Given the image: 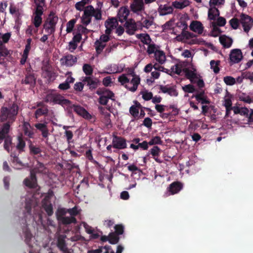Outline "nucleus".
Listing matches in <instances>:
<instances>
[{
	"label": "nucleus",
	"instance_id": "f8f14e48",
	"mask_svg": "<svg viewBox=\"0 0 253 253\" xmlns=\"http://www.w3.org/2000/svg\"><path fill=\"white\" fill-rule=\"evenodd\" d=\"M42 7L40 6L36 7L33 21V22L36 27H39L42 23V19L41 16L42 14Z\"/></svg>",
	"mask_w": 253,
	"mask_h": 253
},
{
	"label": "nucleus",
	"instance_id": "680f3d73",
	"mask_svg": "<svg viewBox=\"0 0 253 253\" xmlns=\"http://www.w3.org/2000/svg\"><path fill=\"white\" fill-rule=\"evenodd\" d=\"M83 71L84 72V73L86 75H91L93 72V68L90 65H89L88 64H85L84 65V66L83 67Z\"/></svg>",
	"mask_w": 253,
	"mask_h": 253
},
{
	"label": "nucleus",
	"instance_id": "dca6fc26",
	"mask_svg": "<svg viewBox=\"0 0 253 253\" xmlns=\"http://www.w3.org/2000/svg\"><path fill=\"white\" fill-rule=\"evenodd\" d=\"M124 66L122 65L112 64L106 68V71L102 72V73L106 74H114L121 73L123 71Z\"/></svg>",
	"mask_w": 253,
	"mask_h": 253
},
{
	"label": "nucleus",
	"instance_id": "5fc2aeb1",
	"mask_svg": "<svg viewBox=\"0 0 253 253\" xmlns=\"http://www.w3.org/2000/svg\"><path fill=\"white\" fill-rule=\"evenodd\" d=\"M225 0H210L209 4L210 7L217 6H221L224 4Z\"/></svg>",
	"mask_w": 253,
	"mask_h": 253
},
{
	"label": "nucleus",
	"instance_id": "2eb2a0df",
	"mask_svg": "<svg viewBox=\"0 0 253 253\" xmlns=\"http://www.w3.org/2000/svg\"><path fill=\"white\" fill-rule=\"evenodd\" d=\"M133 2L130 4V8L132 11L138 13L144 10V5L143 0H133Z\"/></svg>",
	"mask_w": 253,
	"mask_h": 253
},
{
	"label": "nucleus",
	"instance_id": "393cba45",
	"mask_svg": "<svg viewBox=\"0 0 253 253\" xmlns=\"http://www.w3.org/2000/svg\"><path fill=\"white\" fill-rule=\"evenodd\" d=\"M155 60L160 64H164L166 61V56L164 52L159 49L154 54Z\"/></svg>",
	"mask_w": 253,
	"mask_h": 253
},
{
	"label": "nucleus",
	"instance_id": "864d4df0",
	"mask_svg": "<svg viewBox=\"0 0 253 253\" xmlns=\"http://www.w3.org/2000/svg\"><path fill=\"white\" fill-rule=\"evenodd\" d=\"M77 20L76 19H72L67 22L66 24V32L67 33H71L74 27L75 24H76Z\"/></svg>",
	"mask_w": 253,
	"mask_h": 253
},
{
	"label": "nucleus",
	"instance_id": "473e14b6",
	"mask_svg": "<svg viewBox=\"0 0 253 253\" xmlns=\"http://www.w3.org/2000/svg\"><path fill=\"white\" fill-rule=\"evenodd\" d=\"M65 237L63 235H59L57 237V246L61 251H65L67 248L65 242Z\"/></svg>",
	"mask_w": 253,
	"mask_h": 253
},
{
	"label": "nucleus",
	"instance_id": "20e7f679",
	"mask_svg": "<svg viewBox=\"0 0 253 253\" xmlns=\"http://www.w3.org/2000/svg\"><path fill=\"white\" fill-rule=\"evenodd\" d=\"M44 171V166L39 163L35 169L32 170L30 172V177L26 178L24 181V184L29 187H35L37 185V180L35 177V172H43Z\"/></svg>",
	"mask_w": 253,
	"mask_h": 253
},
{
	"label": "nucleus",
	"instance_id": "603ef678",
	"mask_svg": "<svg viewBox=\"0 0 253 253\" xmlns=\"http://www.w3.org/2000/svg\"><path fill=\"white\" fill-rule=\"evenodd\" d=\"M223 82L227 85L232 86L235 84V78L232 76H227L223 78Z\"/></svg>",
	"mask_w": 253,
	"mask_h": 253
},
{
	"label": "nucleus",
	"instance_id": "37998d69",
	"mask_svg": "<svg viewBox=\"0 0 253 253\" xmlns=\"http://www.w3.org/2000/svg\"><path fill=\"white\" fill-rule=\"evenodd\" d=\"M31 49V46L29 45H26L25 49L23 51V53L22 55V58L20 60V63L21 64L23 65L25 63L27 59L28 56V54L29 53V51Z\"/></svg>",
	"mask_w": 253,
	"mask_h": 253
},
{
	"label": "nucleus",
	"instance_id": "f03ea898",
	"mask_svg": "<svg viewBox=\"0 0 253 253\" xmlns=\"http://www.w3.org/2000/svg\"><path fill=\"white\" fill-rule=\"evenodd\" d=\"M18 113V106L15 104L3 107L1 108L0 118L1 121H8V124L13 123Z\"/></svg>",
	"mask_w": 253,
	"mask_h": 253
},
{
	"label": "nucleus",
	"instance_id": "bf43d9fd",
	"mask_svg": "<svg viewBox=\"0 0 253 253\" xmlns=\"http://www.w3.org/2000/svg\"><path fill=\"white\" fill-rule=\"evenodd\" d=\"M9 54V51H8L3 43L0 42V57L7 56Z\"/></svg>",
	"mask_w": 253,
	"mask_h": 253
},
{
	"label": "nucleus",
	"instance_id": "c03bdc74",
	"mask_svg": "<svg viewBox=\"0 0 253 253\" xmlns=\"http://www.w3.org/2000/svg\"><path fill=\"white\" fill-rule=\"evenodd\" d=\"M140 109V105L132 106L129 109V113L134 118H137L139 116Z\"/></svg>",
	"mask_w": 253,
	"mask_h": 253
},
{
	"label": "nucleus",
	"instance_id": "a211bd4d",
	"mask_svg": "<svg viewBox=\"0 0 253 253\" xmlns=\"http://www.w3.org/2000/svg\"><path fill=\"white\" fill-rule=\"evenodd\" d=\"M112 146L115 148L123 149L126 147V144L124 138L114 136L112 140Z\"/></svg>",
	"mask_w": 253,
	"mask_h": 253
},
{
	"label": "nucleus",
	"instance_id": "39448f33",
	"mask_svg": "<svg viewBox=\"0 0 253 253\" xmlns=\"http://www.w3.org/2000/svg\"><path fill=\"white\" fill-rule=\"evenodd\" d=\"M46 101L53 104H58L65 107L70 106V102L64 97L56 93L48 94L46 97Z\"/></svg>",
	"mask_w": 253,
	"mask_h": 253
},
{
	"label": "nucleus",
	"instance_id": "4468645a",
	"mask_svg": "<svg viewBox=\"0 0 253 253\" xmlns=\"http://www.w3.org/2000/svg\"><path fill=\"white\" fill-rule=\"evenodd\" d=\"M74 111L83 118L89 120L91 118V115L83 107L80 106L73 105Z\"/></svg>",
	"mask_w": 253,
	"mask_h": 253
},
{
	"label": "nucleus",
	"instance_id": "f704fd0d",
	"mask_svg": "<svg viewBox=\"0 0 253 253\" xmlns=\"http://www.w3.org/2000/svg\"><path fill=\"white\" fill-rule=\"evenodd\" d=\"M233 99V96L229 94V93H227L225 96L224 97L223 100V105L225 106L226 108H232V101Z\"/></svg>",
	"mask_w": 253,
	"mask_h": 253
},
{
	"label": "nucleus",
	"instance_id": "9b49d317",
	"mask_svg": "<svg viewBox=\"0 0 253 253\" xmlns=\"http://www.w3.org/2000/svg\"><path fill=\"white\" fill-rule=\"evenodd\" d=\"M240 20L244 31L248 32L253 25V20L247 15L242 14Z\"/></svg>",
	"mask_w": 253,
	"mask_h": 253
},
{
	"label": "nucleus",
	"instance_id": "69168bd1",
	"mask_svg": "<svg viewBox=\"0 0 253 253\" xmlns=\"http://www.w3.org/2000/svg\"><path fill=\"white\" fill-rule=\"evenodd\" d=\"M47 113V109L45 107H43L42 108H39L37 109L35 113V116L37 118H38L39 116L45 114Z\"/></svg>",
	"mask_w": 253,
	"mask_h": 253
},
{
	"label": "nucleus",
	"instance_id": "ddd939ff",
	"mask_svg": "<svg viewBox=\"0 0 253 253\" xmlns=\"http://www.w3.org/2000/svg\"><path fill=\"white\" fill-rule=\"evenodd\" d=\"M190 30L201 35L203 33L204 27L202 23L198 21H193L189 25Z\"/></svg>",
	"mask_w": 253,
	"mask_h": 253
},
{
	"label": "nucleus",
	"instance_id": "8fccbe9b",
	"mask_svg": "<svg viewBox=\"0 0 253 253\" xmlns=\"http://www.w3.org/2000/svg\"><path fill=\"white\" fill-rule=\"evenodd\" d=\"M137 37L139 38L142 42L146 44H149L151 43V39L149 36L147 34H140L137 35Z\"/></svg>",
	"mask_w": 253,
	"mask_h": 253
},
{
	"label": "nucleus",
	"instance_id": "79ce46f5",
	"mask_svg": "<svg viewBox=\"0 0 253 253\" xmlns=\"http://www.w3.org/2000/svg\"><path fill=\"white\" fill-rule=\"evenodd\" d=\"M23 130L25 135L30 137H31L34 134L31 126L28 123L24 122L23 124Z\"/></svg>",
	"mask_w": 253,
	"mask_h": 253
},
{
	"label": "nucleus",
	"instance_id": "0eeeda50",
	"mask_svg": "<svg viewBox=\"0 0 253 253\" xmlns=\"http://www.w3.org/2000/svg\"><path fill=\"white\" fill-rule=\"evenodd\" d=\"M96 93L100 96L98 100L99 103L103 105L107 104L109 99L112 100L115 99L114 93L108 89L98 90Z\"/></svg>",
	"mask_w": 253,
	"mask_h": 253
},
{
	"label": "nucleus",
	"instance_id": "72a5a7b5",
	"mask_svg": "<svg viewBox=\"0 0 253 253\" xmlns=\"http://www.w3.org/2000/svg\"><path fill=\"white\" fill-rule=\"evenodd\" d=\"M81 225L84 227L86 232L89 234L92 238H97L99 236L97 233H96L95 231L86 223L83 222Z\"/></svg>",
	"mask_w": 253,
	"mask_h": 253
},
{
	"label": "nucleus",
	"instance_id": "49530a36",
	"mask_svg": "<svg viewBox=\"0 0 253 253\" xmlns=\"http://www.w3.org/2000/svg\"><path fill=\"white\" fill-rule=\"evenodd\" d=\"M160 49V47L156 45L153 43H149L148 45L147 52L149 54L154 53V54L156 53Z\"/></svg>",
	"mask_w": 253,
	"mask_h": 253
},
{
	"label": "nucleus",
	"instance_id": "f257e3e1",
	"mask_svg": "<svg viewBox=\"0 0 253 253\" xmlns=\"http://www.w3.org/2000/svg\"><path fill=\"white\" fill-rule=\"evenodd\" d=\"M118 81L126 89L132 92H134L140 84V79L134 72L132 71L129 73L120 76L118 77Z\"/></svg>",
	"mask_w": 253,
	"mask_h": 253
},
{
	"label": "nucleus",
	"instance_id": "ea45409f",
	"mask_svg": "<svg viewBox=\"0 0 253 253\" xmlns=\"http://www.w3.org/2000/svg\"><path fill=\"white\" fill-rule=\"evenodd\" d=\"M42 206L49 215H50L52 214V207L50 203L48 201L47 199H45L43 202Z\"/></svg>",
	"mask_w": 253,
	"mask_h": 253
},
{
	"label": "nucleus",
	"instance_id": "4c0bfd02",
	"mask_svg": "<svg viewBox=\"0 0 253 253\" xmlns=\"http://www.w3.org/2000/svg\"><path fill=\"white\" fill-rule=\"evenodd\" d=\"M162 91L165 93H168L171 96H176L178 95V92L173 87H163L161 88Z\"/></svg>",
	"mask_w": 253,
	"mask_h": 253
},
{
	"label": "nucleus",
	"instance_id": "423d86ee",
	"mask_svg": "<svg viewBox=\"0 0 253 253\" xmlns=\"http://www.w3.org/2000/svg\"><path fill=\"white\" fill-rule=\"evenodd\" d=\"M58 21V17L54 13H51L44 25V28L45 31L50 34L53 33Z\"/></svg>",
	"mask_w": 253,
	"mask_h": 253
},
{
	"label": "nucleus",
	"instance_id": "0e129e2a",
	"mask_svg": "<svg viewBox=\"0 0 253 253\" xmlns=\"http://www.w3.org/2000/svg\"><path fill=\"white\" fill-rule=\"evenodd\" d=\"M150 152L153 157H159L160 153V149L157 146H154L151 149Z\"/></svg>",
	"mask_w": 253,
	"mask_h": 253
},
{
	"label": "nucleus",
	"instance_id": "3c124183",
	"mask_svg": "<svg viewBox=\"0 0 253 253\" xmlns=\"http://www.w3.org/2000/svg\"><path fill=\"white\" fill-rule=\"evenodd\" d=\"M103 249L105 250V252L104 253H115L109 247H101L96 250L90 251L89 253H101Z\"/></svg>",
	"mask_w": 253,
	"mask_h": 253
},
{
	"label": "nucleus",
	"instance_id": "6e6552de",
	"mask_svg": "<svg viewBox=\"0 0 253 253\" xmlns=\"http://www.w3.org/2000/svg\"><path fill=\"white\" fill-rule=\"evenodd\" d=\"M184 43L188 44L205 45L206 42L202 38H198L192 33L186 31L185 33Z\"/></svg>",
	"mask_w": 253,
	"mask_h": 253
},
{
	"label": "nucleus",
	"instance_id": "4d7b16f0",
	"mask_svg": "<svg viewBox=\"0 0 253 253\" xmlns=\"http://www.w3.org/2000/svg\"><path fill=\"white\" fill-rule=\"evenodd\" d=\"M142 97L145 100H149L152 98L153 94L151 92L146 90H143L141 91Z\"/></svg>",
	"mask_w": 253,
	"mask_h": 253
},
{
	"label": "nucleus",
	"instance_id": "a18cd8bd",
	"mask_svg": "<svg viewBox=\"0 0 253 253\" xmlns=\"http://www.w3.org/2000/svg\"><path fill=\"white\" fill-rule=\"evenodd\" d=\"M219 60H211L210 62L211 68L213 70L214 73L217 74L219 72Z\"/></svg>",
	"mask_w": 253,
	"mask_h": 253
},
{
	"label": "nucleus",
	"instance_id": "5701e85b",
	"mask_svg": "<svg viewBox=\"0 0 253 253\" xmlns=\"http://www.w3.org/2000/svg\"><path fill=\"white\" fill-rule=\"evenodd\" d=\"M126 28V32L129 34L132 35L137 29L136 23L133 19H129L125 23Z\"/></svg>",
	"mask_w": 253,
	"mask_h": 253
},
{
	"label": "nucleus",
	"instance_id": "c9c22d12",
	"mask_svg": "<svg viewBox=\"0 0 253 253\" xmlns=\"http://www.w3.org/2000/svg\"><path fill=\"white\" fill-rule=\"evenodd\" d=\"M160 73L158 71L154 70V71L151 73L150 78L146 80L147 84L149 85L152 84L155 80L158 79L160 77Z\"/></svg>",
	"mask_w": 253,
	"mask_h": 253
},
{
	"label": "nucleus",
	"instance_id": "6e6d98bb",
	"mask_svg": "<svg viewBox=\"0 0 253 253\" xmlns=\"http://www.w3.org/2000/svg\"><path fill=\"white\" fill-rule=\"evenodd\" d=\"M162 143V140L160 137L155 136L153 137L151 140L149 141V145H154L156 144H161Z\"/></svg>",
	"mask_w": 253,
	"mask_h": 253
},
{
	"label": "nucleus",
	"instance_id": "2f4dec72",
	"mask_svg": "<svg viewBox=\"0 0 253 253\" xmlns=\"http://www.w3.org/2000/svg\"><path fill=\"white\" fill-rule=\"evenodd\" d=\"M80 211L81 209L77 207H75L72 209H68L67 210L65 209H60L59 210V212L61 213L62 214L68 212L71 216H74L79 214Z\"/></svg>",
	"mask_w": 253,
	"mask_h": 253
},
{
	"label": "nucleus",
	"instance_id": "13d9d810",
	"mask_svg": "<svg viewBox=\"0 0 253 253\" xmlns=\"http://www.w3.org/2000/svg\"><path fill=\"white\" fill-rule=\"evenodd\" d=\"M11 37L10 33H6L4 34L0 33V42L1 43H6Z\"/></svg>",
	"mask_w": 253,
	"mask_h": 253
},
{
	"label": "nucleus",
	"instance_id": "1a4fd4ad",
	"mask_svg": "<svg viewBox=\"0 0 253 253\" xmlns=\"http://www.w3.org/2000/svg\"><path fill=\"white\" fill-rule=\"evenodd\" d=\"M243 59V54L239 49H232L229 54L230 62L231 64H236L240 62Z\"/></svg>",
	"mask_w": 253,
	"mask_h": 253
},
{
	"label": "nucleus",
	"instance_id": "c756f323",
	"mask_svg": "<svg viewBox=\"0 0 253 253\" xmlns=\"http://www.w3.org/2000/svg\"><path fill=\"white\" fill-rule=\"evenodd\" d=\"M35 126L42 132V135L44 137H47L48 135V130L47 128L46 123H38Z\"/></svg>",
	"mask_w": 253,
	"mask_h": 253
},
{
	"label": "nucleus",
	"instance_id": "412c9836",
	"mask_svg": "<svg viewBox=\"0 0 253 253\" xmlns=\"http://www.w3.org/2000/svg\"><path fill=\"white\" fill-rule=\"evenodd\" d=\"M77 58L72 55H68L62 57L61 60V63L63 65L71 66L77 62Z\"/></svg>",
	"mask_w": 253,
	"mask_h": 253
},
{
	"label": "nucleus",
	"instance_id": "de8ad7c7",
	"mask_svg": "<svg viewBox=\"0 0 253 253\" xmlns=\"http://www.w3.org/2000/svg\"><path fill=\"white\" fill-rule=\"evenodd\" d=\"M59 220H60L64 224H70L71 223H75L76 222V219L73 217H65V216H59L58 217Z\"/></svg>",
	"mask_w": 253,
	"mask_h": 253
},
{
	"label": "nucleus",
	"instance_id": "f3484780",
	"mask_svg": "<svg viewBox=\"0 0 253 253\" xmlns=\"http://www.w3.org/2000/svg\"><path fill=\"white\" fill-rule=\"evenodd\" d=\"M91 8H92L90 7H86L85 8L84 14L81 17V23L83 25L86 26L90 23L91 16L90 12L92 10Z\"/></svg>",
	"mask_w": 253,
	"mask_h": 253
},
{
	"label": "nucleus",
	"instance_id": "a878e982",
	"mask_svg": "<svg viewBox=\"0 0 253 253\" xmlns=\"http://www.w3.org/2000/svg\"><path fill=\"white\" fill-rule=\"evenodd\" d=\"M83 82L89 86L90 88H95L99 84V81L91 77H85Z\"/></svg>",
	"mask_w": 253,
	"mask_h": 253
},
{
	"label": "nucleus",
	"instance_id": "338daca9",
	"mask_svg": "<svg viewBox=\"0 0 253 253\" xmlns=\"http://www.w3.org/2000/svg\"><path fill=\"white\" fill-rule=\"evenodd\" d=\"M182 89L185 92L188 93H193L195 90L194 86L191 84H188L183 86Z\"/></svg>",
	"mask_w": 253,
	"mask_h": 253
},
{
	"label": "nucleus",
	"instance_id": "052dcab7",
	"mask_svg": "<svg viewBox=\"0 0 253 253\" xmlns=\"http://www.w3.org/2000/svg\"><path fill=\"white\" fill-rule=\"evenodd\" d=\"M119 237L114 233H110L109 235V242L111 244H116L119 241Z\"/></svg>",
	"mask_w": 253,
	"mask_h": 253
},
{
	"label": "nucleus",
	"instance_id": "4be33fe9",
	"mask_svg": "<svg viewBox=\"0 0 253 253\" xmlns=\"http://www.w3.org/2000/svg\"><path fill=\"white\" fill-rule=\"evenodd\" d=\"M129 13V11L127 7L125 6L121 7L117 14L119 21L122 23L125 21L127 18Z\"/></svg>",
	"mask_w": 253,
	"mask_h": 253
},
{
	"label": "nucleus",
	"instance_id": "c85d7f7f",
	"mask_svg": "<svg viewBox=\"0 0 253 253\" xmlns=\"http://www.w3.org/2000/svg\"><path fill=\"white\" fill-rule=\"evenodd\" d=\"M189 4L190 1L188 0H181L173 1L172 5L176 9H182L188 6Z\"/></svg>",
	"mask_w": 253,
	"mask_h": 253
},
{
	"label": "nucleus",
	"instance_id": "7c9ffc66",
	"mask_svg": "<svg viewBox=\"0 0 253 253\" xmlns=\"http://www.w3.org/2000/svg\"><path fill=\"white\" fill-rule=\"evenodd\" d=\"M219 15V11L214 6L210 7L208 11V18L210 20H214Z\"/></svg>",
	"mask_w": 253,
	"mask_h": 253
},
{
	"label": "nucleus",
	"instance_id": "09e8293b",
	"mask_svg": "<svg viewBox=\"0 0 253 253\" xmlns=\"http://www.w3.org/2000/svg\"><path fill=\"white\" fill-rule=\"evenodd\" d=\"M106 46V43L97 40L95 42V46L98 53H100Z\"/></svg>",
	"mask_w": 253,
	"mask_h": 253
},
{
	"label": "nucleus",
	"instance_id": "9d476101",
	"mask_svg": "<svg viewBox=\"0 0 253 253\" xmlns=\"http://www.w3.org/2000/svg\"><path fill=\"white\" fill-rule=\"evenodd\" d=\"M185 73L187 78L191 82H195L199 77V75L197 73L196 69L192 65L186 68Z\"/></svg>",
	"mask_w": 253,
	"mask_h": 253
},
{
	"label": "nucleus",
	"instance_id": "aec40b11",
	"mask_svg": "<svg viewBox=\"0 0 253 253\" xmlns=\"http://www.w3.org/2000/svg\"><path fill=\"white\" fill-rule=\"evenodd\" d=\"M189 17L187 14L184 13L179 15V21L177 23L178 27L182 28L183 30L188 27L187 22L189 20Z\"/></svg>",
	"mask_w": 253,
	"mask_h": 253
},
{
	"label": "nucleus",
	"instance_id": "58836bf2",
	"mask_svg": "<svg viewBox=\"0 0 253 253\" xmlns=\"http://www.w3.org/2000/svg\"><path fill=\"white\" fill-rule=\"evenodd\" d=\"M239 99L240 101L248 104L253 102V99L249 95L245 93H242L240 94Z\"/></svg>",
	"mask_w": 253,
	"mask_h": 253
},
{
	"label": "nucleus",
	"instance_id": "7ed1b4c3",
	"mask_svg": "<svg viewBox=\"0 0 253 253\" xmlns=\"http://www.w3.org/2000/svg\"><path fill=\"white\" fill-rule=\"evenodd\" d=\"M9 128L10 125L8 124H5L0 128V144L4 140V147L7 151H9L11 147V138L8 135Z\"/></svg>",
	"mask_w": 253,
	"mask_h": 253
},
{
	"label": "nucleus",
	"instance_id": "6ab92c4d",
	"mask_svg": "<svg viewBox=\"0 0 253 253\" xmlns=\"http://www.w3.org/2000/svg\"><path fill=\"white\" fill-rule=\"evenodd\" d=\"M118 22L116 18H111L108 19L105 23V26L106 28L105 33L110 34L112 30L116 28Z\"/></svg>",
	"mask_w": 253,
	"mask_h": 253
},
{
	"label": "nucleus",
	"instance_id": "b1692460",
	"mask_svg": "<svg viewBox=\"0 0 253 253\" xmlns=\"http://www.w3.org/2000/svg\"><path fill=\"white\" fill-rule=\"evenodd\" d=\"M182 188V185L179 182H173L168 188L169 195H173L178 193Z\"/></svg>",
	"mask_w": 253,
	"mask_h": 253
},
{
	"label": "nucleus",
	"instance_id": "bb28decb",
	"mask_svg": "<svg viewBox=\"0 0 253 253\" xmlns=\"http://www.w3.org/2000/svg\"><path fill=\"white\" fill-rule=\"evenodd\" d=\"M219 41L220 42L223 46L225 47L229 48L230 47L233 42L232 39L225 35H222L219 37Z\"/></svg>",
	"mask_w": 253,
	"mask_h": 253
},
{
	"label": "nucleus",
	"instance_id": "e2e57ef3",
	"mask_svg": "<svg viewBox=\"0 0 253 253\" xmlns=\"http://www.w3.org/2000/svg\"><path fill=\"white\" fill-rule=\"evenodd\" d=\"M18 142L16 146L17 148L20 151L23 150V149L25 147V143L21 136H18Z\"/></svg>",
	"mask_w": 253,
	"mask_h": 253
},
{
	"label": "nucleus",
	"instance_id": "cd10ccee",
	"mask_svg": "<svg viewBox=\"0 0 253 253\" xmlns=\"http://www.w3.org/2000/svg\"><path fill=\"white\" fill-rule=\"evenodd\" d=\"M158 11L160 15H166L171 13L173 12V8L167 5H161Z\"/></svg>",
	"mask_w": 253,
	"mask_h": 253
},
{
	"label": "nucleus",
	"instance_id": "e433bc0d",
	"mask_svg": "<svg viewBox=\"0 0 253 253\" xmlns=\"http://www.w3.org/2000/svg\"><path fill=\"white\" fill-rule=\"evenodd\" d=\"M87 7H91L92 10L90 12L91 16H93L96 20H100L102 17L101 11L100 9H94L91 5L87 6Z\"/></svg>",
	"mask_w": 253,
	"mask_h": 253
},
{
	"label": "nucleus",
	"instance_id": "a19ab883",
	"mask_svg": "<svg viewBox=\"0 0 253 253\" xmlns=\"http://www.w3.org/2000/svg\"><path fill=\"white\" fill-rule=\"evenodd\" d=\"M211 26L212 27V30L210 34L211 35L214 37L218 36L221 33V31L220 29L217 26L215 22H212L211 24Z\"/></svg>",
	"mask_w": 253,
	"mask_h": 253
},
{
	"label": "nucleus",
	"instance_id": "774afa93",
	"mask_svg": "<svg viewBox=\"0 0 253 253\" xmlns=\"http://www.w3.org/2000/svg\"><path fill=\"white\" fill-rule=\"evenodd\" d=\"M171 72L180 74L181 72V67L179 64H175L171 67Z\"/></svg>",
	"mask_w": 253,
	"mask_h": 253
}]
</instances>
